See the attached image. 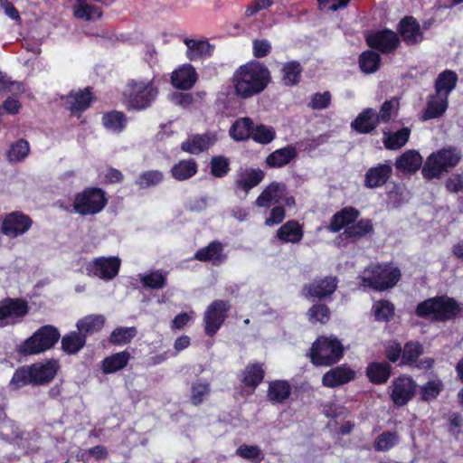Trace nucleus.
<instances>
[{
  "instance_id": "obj_1",
  "label": "nucleus",
  "mask_w": 463,
  "mask_h": 463,
  "mask_svg": "<svg viewBox=\"0 0 463 463\" xmlns=\"http://www.w3.org/2000/svg\"><path fill=\"white\" fill-rule=\"evenodd\" d=\"M270 72L263 63L252 61L241 65L233 74L236 94L248 99L262 92L270 81Z\"/></svg>"
},
{
  "instance_id": "obj_2",
  "label": "nucleus",
  "mask_w": 463,
  "mask_h": 463,
  "mask_svg": "<svg viewBox=\"0 0 463 463\" xmlns=\"http://www.w3.org/2000/svg\"><path fill=\"white\" fill-rule=\"evenodd\" d=\"M60 369L58 360L49 359L17 368L9 383L13 390L26 385H45L51 383Z\"/></svg>"
},
{
  "instance_id": "obj_3",
  "label": "nucleus",
  "mask_w": 463,
  "mask_h": 463,
  "mask_svg": "<svg viewBox=\"0 0 463 463\" xmlns=\"http://www.w3.org/2000/svg\"><path fill=\"white\" fill-rule=\"evenodd\" d=\"M462 157L459 149L448 146L431 153L426 159L421 175L426 180L440 178L444 173L458 165Z\"/></svg>"
},
{
  "instance_id": "obj_4",
  "label": "nucleus",
  "mask_w": 463,
  "mask_h": 463,
  "mask_svg": "<svg viewBox=\"0 0 463 463\" xmlns=\"http://www.w3.org/2000/svg\"><path fill=\"white\" fill-rule=\"evenodd\" d=\"M158 95V89L151 80H129L123 92V102L128 109L137 111L149 108Z\"/></svg>"
},
{
  "instance_id": "obj_5",
  "label": "nucleus",
  "mask_w": 463,
  "mask_h": 463,
  "mask_svg": "<svg viewBox=\"0 0 463 463\" xmlns=\"http://www.w3.org/2000/svg\"><path fill=\"white\" fill-rule=\"evenodd\" d=\"M401 278L400 269L390 264H375L366 268L358 279L364 288L384 290L392 288Z\"/></svg>"
},
{
  "instance_id": "obj_6",
  "label": "nucleus",
  "mask_w": 463,
  "mask_h": 463,
  "mask_svg": "<svg viewBox=\"0 0 463 463\" xmlns=\"http://www.w3.org/2000/svg\"><path fill=\"white\" fill-rule=\"evenodd\" d=\"M461 308L456 300L449 297H435L418 304L416 315L430 317L436 321H446L457 317Z\"/></svg>"
},
{
  "instance_id": "obj_7",
  "label": "nucleus",
  "mask_w": 463,
  "mask_h": 463,
  "mask_svg": "<svg viewBox=\"0 0 463 463\" xmlns=\"http://www.w3.org/2000/svg\"><path fill=\"white\" fill-rule=\"evenodd\" d=\"M61 208L67 212H74L80 215H94L100 213L107 204L105 193L100 188H86L74 196L73 203L65 206L62 203H57Z\"/></svg>"
},
{
  "instance_id": "obj_8",
  "label": "nucleus",
  "mask_w": 463,
  "mask_h": 463,
  "mask_svg": "<svg viewBox=\"0 0 463 463\" xmlns=\"http://www.w3.org/2000/svg\"><path fill=\"white\" fill-rule=\"evenodd\" d=\"M344 355V347L335 336H321L312 345L309 356L317 366H330Z\"/></svg>"
},
{
  "instance_id": "obj_9",
  "label": "nucleus",
  "mask_w": 463,
  "mask_h": 463,
  "mask_svg": "<svg viewBox=\"0 0 463 463\" xmlns=\"http://www.w3.org/2000/svg\"><path fill=\"white\" fill-rule=\"evenodd\" d=\"M60 332L52 326H43L33 335L25 339L18 347L17 352L23 355H33L43 353L54 346L60 338Z\"/></svg>"
},
{
  "instance_id": "obj_10",
  "label": "nucleus",
  "mask_w": 463,
  "mask_h": 463,
  "mask_svg": "<svg viewBox=\"0 0 463 463\" xmlns=\"http://www.w3.org/2000/svg\"><path fill=\"white\" fill-rule=\"evenodd\" d=\"M121 260L118 257H98L86 266L89 276L109 281L118 276Z\"/></svg>"
},
{
  "instance_id": "obj_11",
  "label": "nucleus",
  "mask_w": 463,
  "mask_h": 463,
  "mask_svg": "<svg viewBox=\"0 0 463 463\" xmlns=\"http://www.w3.org/2000/svg\"><path fill=\"white\" fill-rule=\"evenodd\" d=\"M28 311V303L23 299L6 298L0 301L1 326H12L21 322Z\"/></svg>"
},
{
  "instance_id": "obj_12",
  "label": "nucleus",
  "mask_w": 463,
  "mask_h": 463,
  "mask_svg": "<svg viewBox=\"0 0 463 463\" xmlns=\"http://www.w3.org/2000/svg\"><path fill=\"white\" fill-rule=\"evenodd\" d=\"M231 305L226 300H214L207 307L204 314V331L212 336L217 333L223 324Z\"/></svg>"
},
{
  "instance_id": "obj_13",
  "label": "nucleus",
  "mask_w": 463,
  "mask_h": 463,
  "mask_svg": "<svg viewBox=\"0 0 463 463\" xmlns=\"http://www.w3.org/2000/svg\"><path fill=\"white\" fill-rule=\"evenodd\" d=\"M416 388L417 384L411 377L399 376L390 386V398L395 406H404L413 398Z\"/></svg>"
},
{
  "instance_id": "obj_14",
  "label": "nucleus",
  "mask_w": 463,
  "mask_h": 463,
  "mask_svg": "<svg viewBox=\"0 0 463 463\" xmlns=\"http://www.w3.org/2000/svg\"><path fill=\"white\" fill-rule=\"evenodd\" d=\"M367 44L384 54L393 52L400 44V39L396 33L384 29L373 31L366 34Z\"/></svg>"
},
{
  "instance_id": "obj_15",
  "label": "nucleus",
  "mask_w": 463,
  "mask_h": 463,
  "mask_svg": "<svg viewBox=\"0 0 463 463\" xmlns=\"http://www.w3.org/2000/svg\"><path fill=\"white\" fill-rule=\"evenodd\" d=\"M373 232V222L370 219H361L345 228L336 238L335 242L338 246H346L371 234Z\"/></svg>"
},
{
  "instance_id": "obj_16",
  "label": "nucleus",
  "mask_w": 463,
  "mask_h": 463,
  "mask_svg": "<svg viewBox=\"0 0 463 463\" xmlns=\"http://www.w3.org/2000/svg\"><path fill=\"white\" fill-rule=\"evenodd\" d=\"M337 288L335 277H326L313 280L303 288V294L307 298H323L332 295Z\"/></svg>"
},
{
  "instance_id": "obj_17",
  "label": "nucleus",
  "mask_w": 463,
  "mask_h": 463,
  "mask_svg": "<svg viewBox=\"0 0 463 463\" xmlns=\"http://www.w3.org/2000/svg\"><path fill=\"white\" fill-rule=\"evenodd\" d=\"M32 226L31 219L19 213H12L3 222L2 231L10 238H16L25 233Z\"/></svg>"
},
{
  "instance_id": "obj_18",
  "label": "nucleus",
  "mask_w": 463,
  "mask_h": 463,
  "mask_svg": "<svg viewBox=\"0 0 463 463\" xmlns=\"http://www.w3.org/2000/svg\"><path fill=\"white\" fill-rule=\"evenodd\" d=\"M217 141V136L213 132H206L201 135H192L181 145L183 151L193 155H198L208 150Z\"/></svg>"
},
{
  "instance_id": "obj_19",
  "label": "nucleus",
  "mask_w": 463,
  "mask_h": 463,
  "mask_svg": "<svg viewBox=\"0 0 463 463\" xmlns=\"http://www.w3.org/2000/svg\"><path fill=\"white\" fill-rule=\"evenodd\" d=\"M198 75L190 63H185L175 69L171 74V83L178 90H191L197 81Z\"/></svg>"
},
{
  "instance_id": "obj_20",
  "label": "nucleus",
  "mask_w": 463,
  "mask_h": 463,
  "mask_svg": "<svg viewBox=\"0 0 463 463\" xmlns=\"http://www.w3.org/2000/svg\"><path fill=\"white\" fill-rule=\"evenodd\" d=\"M398 32L407 45H415L422 42L423 33L420 24L412 16H406L398 24Z\"/></svg>"
},
{
  "instance_id": "obj_21",
  "label": "nucleus",
  "mask_w": 463,
  "mask_h": 463,
  "mask_svg": "<svg viewBox=\"0 0 463 463\" xmlns=\"http://www.w3.org/2000/svg\"><path fill=\"white\" fill-rule=\"evenodd\" d=\"M355 378V373L345 364L336 366L326 372L322 378V383L328 388H335Z\"/></svg>"
},
{
  "instance_id": "obj_22",
  "label": "nucleus",
  "mask_w": 463,
  "mask_h": 463,
  "mask_svg": "<svg viewBox=\"0 0 463 463\" xmlns=\"http://www.w3.org/2000/svg\"><path fill=\"white\" fill-rule=\"evenodd\" d=\"M392 174V165L390 162L379 164L370 167L364 175V186L377 188L384 185Z\"/></svg>"
},
{
  "instance_id": "obj_23",
  "label": "nucleus",
  "mask_w": 463,
  "mask_h": 463,
  "mask_svg": "<svg viewBox=\"0 0 463 463\" xmlns=\"http://www.w3.org/2000/svg\"><path fill=\"white\" fill-rule=\"evenodd\" d=\"M265 173L260 168L240 169L235 179L236 190L247 194L264 179Z\"/></svg>"
},
{
  "instance_id": "obj_24",
  "label": "nucleus",
  "mask_w": 463,
  "mask_h": 463,
  "mask_svg": "<svg viewBox=\"0 0 463 463\" xmlns=\"http://www.w3.org/2000/svg\"><path fill=\"white\" fill-rule=\"evenodd\" d=\"M449 107V97L434 93L429 96L426 107L420 114V119L427 121L444 115Z\"/></svg>"
},
{
  "instance_id": "obj_25",
  "label": "nucleus",
  "mask_w": 463,
  "mask_h": 463,
  "mask_svg": "<svg viewBox=\"0 0 463 463\" xmlns=\"http://www.w3.org/2000/svg\"><path fill=\"white\" fill-rule=\"evenodd\" d=\"M359 216L360 212L356 208L352 206L344 207L331 217L327 230L331 232H338L353 224Z\"/></svg>"
},
{
  "instance_id": "obj_26",
  "label": "nucleus",
  "mask_w": 463,
  "mask_h": 463,
  "mask_svg": "<svg viewBox=\"0 0 463 463\" xmlns=\"http://www.w3.org/2000/svg\"><path fill=\"white\" fill-rule=\"evenodd\" d=\"M72 13L75 18L82 21H96L101 18L102 9L91 0H74Z\"/></svg>"
},
{
  "instance_id": "obj_27",
  "label": "nucleus",
  "mask_w": 463,
  "mask_h": 463,
  "mask_svg": "<svg viewBox=\"0 0 463 463\" xmlns=\"http://www.w3.org/2000/svg\"><path fill=\"white\" fill-rule=\"evenodd\" d=\"M286 185L283 183L273 182L269 184L258 196L256 204L259 207H269L273 203L282 202L286 194Z\"/></svg>"
},
{
  "instance_id": "obj_28",
  "label": "nucleus",
  "mask_w": 463,
  "mask_h": 463,
  "mask_svg": "<svg viewBox=\"0 0 463 463\" xmlns=\"http://www.w3.org/2000/svg\"><path fill=\"white\" fill-rule=\"evenodd\" d=\"M184 43L187 47L186 57L190 61H197L210 57L214 50V46L207 40L185 37Z\"/></svg>"
},
{
  "instance_id": "obj_29",
  "label": "nucleus",
  "mask_w": 463,
  "mask_h": 463,
  "mask_svg": "<svg viewBox=\"0 0 463 463\" xmlns=\"http://www.w3.org/2000/svg\"><path fill=\"white\" fill-rule=\"evenodd\" d=\"M298 150L294 145H288L270 153L265 159L266 165L270 168H281L295 160Z\"/></svg>"
},
{
  "instance_id": "obj_30",
  "label": "nucleus",
  "mask_w": 463,
  "mask_h": 463,
  "mask_svg": "<svg viewBox=\"0 0 463 463\" xmlns=\"http://www.w3.org/2000/svg\"><path fill=\"white\" fill-rule=\"evenodd\" d=\"M381 124L377 112L372 108L364 109L355 119L351 123V128L360 134H368L373 132L376 127Z\"/></svg>"
},
{
  "instance_id": "obj_31",
  "label": "nucleus",
  "mask_w": 463,
  "mask_h": 463,
  "mask_svg": "<svg viewBox=\"0 0 463 463\" xmlns=\"http://www.w3.org/2000/svg\"><path fill=\"white\" fill-rule=\"evenodd\" d=\"M93 99L90 88L77 92H71L66 98L64 104L66 108L74 114H80L87 109Z\"/></svg>"
},
{
  "instance_id": "obj_32",
  "label": "nucleus",
  "mask_w": 463,
  "mask_h": 463,
  "mask_svg": "<svg viewBox=\"0 0 463 463\" xmlns=\"http://www.w3.org/2000/svg\"><path fill=\"white\" fill-rule=\"evenodd\" d=\"M422 157L420 154L414 150H407L397 157L395 167L398 171L405 174H412L417 172L422 165Z\"/></svg>"
},
{
  "instance_id": "obj_33",
  "label": "nucleus",
  "mask_w": 463,
  "mask_h": 463,
  "mask_svg": "<svg viewBox=\"0 0 463 463\" xmlns=\"http://www.w3.org/2000/svg\"><path fill=\"white\" fill-rule=\"evenodd\" d=\"M303 236V227L295 220L288 221L277 231V238L284 243H299Z\"/></svg>"
},
{
  "instance_id": "obj_34",
  "label": "nucleus",
  "mask_w": 463,
  "mask_h": 463,
  "mask_svg": "<svg viewBox=\"0 0 463 463\" xmlns=\"http://www.w3.org/2000/svg\"><path fill=\"white\" fill-rule=\"evenodd\" d=\"M101 121L108 132L120 134L127 128L128 118L122 111L110 110L102 115Z\"/></svg>"
},
{
  "instance_id": "obj_35",
  "label": "nucleus",
  "mask_w": 463,
  "mask_h": 463,
  "mask_svg": "<svg viewBox=\"0 0 463 463\" xmlns=\"http://www.w3.org/2000/svg\"><path fill=\"white\" fill-rule=\"evenodd\" d=\"M223 247L219 241H212L206 247L199 249L194 258L200 261H211L213 265H220L226 256L222 254Z\"/></svg>"
},
{
  "instance_id": "obj_36",
  "label": "nucleus",
  "mask_w": 463,
  "mask_h": 463,
  "mask_svg": "<svg viewBox=\"0 0 463 463\" xmlns=\"http://www.w3.org/2000/svg\"><path fill=\"white\" fill-rule=\"evenodd\" d=\"M131 359L128 351L124 350L105 357L101 362V370L105 374L115 373L125 368Z\"/></svg>"
},
{
  "instance_id": "obj_37",
  "label": "nucleus",
  "mask_w": 463,
  "mask_h": 463,
  "mask_svg": "<svg viewBox=\"0 0 463 463\" xmlns=\"http://www.w3.org/2000/svg\"><path fill=\"white\" fill-rule=\"evenodd\" d=\"M458 80V77L454 71L445 70L441 71L434 82L435 92L449 97L455 90Z\"/></svg>"
},
{
  "instance_id": "obj_38",
  "label": "nucleus",
  "mask_w": 463,
  "mask_h": 463,
  "mask_svg": "<svg viewBox=\"0 0 463 463\" xmlns=\"http://www.w3.org/2000/svg\"><path fill=\"white\" fill-rule=\"evenodd\" d=\"M392 366L386 362H373L366 367V376L374 384L385 383L391 376Z\"/></svg>"
},
{
  "instance_id": "obj_39",
  "label": "nucleus",
  "mask_w": 463,
  "mask_h": 463,
  "mask_svg": "<svg viewBox=\"0 0 463 463\" xmlns=\"http://www.w3.org/2000/svg\"><path fill=\"white\" fill-rule=\"evenodd\" d=\"M410 136L411 129L409 128H402L395 132L384 130L383 142L385 148L397 150L408 142Z\"/></svg>"
},
{
  "instance_id": "obj_40",
  "label": "nucleus",
  "mask_w": 463,
  "mask_h": 463,
  "mask_svg": "<svg viewBox=\"0 0 463 463\" xmlns=\"http://www.w3.org/2000/svg\"><path fill=\"white\" fill-rule=\"evenodd\" d=\"M198 165L194 159L180 160L170 170L172 177L177 181H185L196 175Z\"/></svg>"
},
{
  "instance_id": "obj_41",
  "label": "nucleus",
  "mask_w": 463,
  "mask_h": 463,
  "mask_svg": "<svg viewBox=\"0 0 463 463\" xmlns=\"http://www.w3.org/2000/svg\"><path fill=\"white\" fill-rule=\"evenodd\" d=\"M253 125V121L250 118H240L230 128L229 135L235 141L247 140L250 138Z\"/></svg>"
},
{
  "instance_id": "obj_42",
  "label": "nucleus",
  "mask_w": 463,
  "mask_h": 463,
  "mask_svg": "<svg viewBox=\"0 0 463 463\" xmlns=\"http://www.w3.org/2000/svg\"><path fill=\"white\" fill-rule=\"evenodd\" d=\"M86 345V335L78 332H70L61 338V349L68 354H78Z\"/></svg>"
},
{
  "instance_id": "obj_43",
  "label": "nucleus",
  "mask_w": 463,
  "mask_h": 463,
  "mask_svg": "<svg viewBox=\"0 0 463 463\" xmlns=\"http://www.w3.org/2000/svg\"><path fill=\"white\" fill-rule=\"evenodd\" d=\"M168 272L162 269H156L147 273L139 274V280L144 288L151 289H161L166 285Z\"/></svg>"
},
{
  "instance_id": "obj_44",
  "label": "nucleus",
  "mask_w": 463,
  "mask_h": 463,
  "mask_svg": "<svg viewBox=\"0 0 463 463\" xmlns=\"http://www.w3.org/2000/svg\"><path fill=\"white\" fill-rule=\"evenodd\" d=\"M303 68L298 61L283 63L281 68V80L286 86L297 85L301 78Z\"/></svg>"
},
{
  "instance_id": "obj_45",
  "label": "nucleus",
  "mask_w": 463,
  "mask_h": 463,
  "mask_svg": "<svg viewBox=\"0 0 463 463\" xmlns=\"http://www.w3.org/2000/svg\"><path fill=\"white\" fill-rule=\"evenodd\" d=\"M291 393V387L287 381L277 380L269 383L268 397L274 403L284 402Z\"/></svg>"
},
{
  "instance_id": "obj_46",
  "label": "nucleus",
  "mask_w": 463,
  "mask_h": 463,
  "mask_svg": "<svg viewBox=\"0 0 463 463\" xmlns=\"http://www.w3.org/2000/svg\"><path fill=\"white\" fill-rule=\"evenodd\" d=\"M105 324V317L102 315H90L77 322V328L85 335L101 330Z\"/></svg>"
},
{
  "instance_id": "obj_47",
  "label": "nucleus",
  "mask_w": 463,
  "mask_h": 463,
  "mask_svg": "<svg viewBox=\"0 0 463 463\" xmlns=\"http://www.w3.org/2000/svg\"><path fill=\"white\" fill-rule=\"evenodd\" d=\"M211 392L210 383L205 379H198L191 385L190 401L193 405L198 406L209 396Z\"/></svg>"
},
{
  "instance_id": "obj_48",
  "label": "nucleus",
  "mask_w": 463,
  "mask_h": 463,
  "mask_svg": "<svg viewBox=\"0 0 463 463\" xmlns=\"http://www.w3.org/2000/svg\"><path fill=\"white\" fill-rule=\"evenodd\" d=\"M264 369L261 364H249L242 373V383L252 388H256L263 380Z\"/></svg>"
},
{
  "instance_id": "obj_49",
  "label": "nucleus",
  "mask_w": 463,
  "mask_h": 463,
  "mask_svg": "<svg viewBox=\"0 0 463 463\" xmlns=\"http://www.w3.org/2000/svg\"><path fill=\"white\" fill-rule=\"evenodd\" d=\"M381 63V57L373 51H365L359 57V67L366 74L375 72Z\"/></svg>"
},
{
  "instance_id": "obj_50",
  "label": "nucleus",
  "mask_w": 463,
  "mask_h": 463,
  "mask_svg": "<svg viewBox=\"0 0 463 463\" xmlns=\"http://www.w3.org/2000/svg\"><path fill=\"white\" fill-rule=\"evenodd\" d=\"M400 442V436L396 431H383L377 436L373 442L377 451H388Z\"/></svg>"
},
{
  "instance_id": "obj_51",
  "label": "nucleus",
  "mask_w": 463,
  "mask_h": 463,
  "mask_svg": "<svg viewBox=\"0 0 463 463\" xmlns=\"http://www.w3.org/2000/svg\"><path fill=\"white\" fill-rule=\"evenodd\" d=\"M400 109V101L397 98H392L385 100L381 106L377 118L380 123H388L392 118H396Z\"/></svg>"
},
{
  "instance_id": "obj_52",
  "label": "nucleus",
  "mask_w": 463,
  "mask_h": 463,
  "mask_svg": "<svg viewBox=\"0 0 463 463\" xmlns=\"http://www.w3.org/2000/svg\"><path fill=\"white\" fill-rule=\"evenodd\" d=\"M250 138H252L256 143L267 145L276 138V131L274 128L264 124L257 126L253 125Z\"/></svg>"
},
{
  "instance_id": "obj_53",
  "label": "nucleus",
  "mask_w": 463,
  "mask_h": 463,
  "mask_svg": "<svg viewBox=\"0 0 463 463\" xmlns=\"http://www.w3.org/2000/svg\"><path fill=\"white\" fill-rule=\"evenodd\" d=\"M137 335V328L134 326L115 328L109 336V342L116 345L128 344Z\"/></svg>"
},
{
  "instance_id": "obj_54",
  "label": "nucleus",
  "mask_w": 463,
  "mask_h": 463,
  "mask_svg": "<svg viewBox=\"0 0 463 463\" xmlns=\"http://www.w3.org/2000/svg\"><path fill=\"white\" fill-rule=\"evenodd\" d=\"M164 180V174L159 170H148L140 174L136 184L142 189L159 184Z\"/></svg>"
},
{
  "instance_id": "obj_55",
  "label": "nucleus",
  "mask_w": 463,
  "mask_h": 463,
  "mask_svg": "<svg viewBox=\"0 0 463 463\" xmlns=\"http://www.w3.org/2000/svg\"><path fill=\"white\" fill-rule=\"evenodd\" d=\"M29 152V143L25 139H19L11 146L6 156L10 162H19L24 160Z\"/></svg>"
},
{
  "instance_id": "obj_56",
  "label": "nucleus",
  "mask_w": 463,
  "mask_h": 463,
  "mask_svg": "<svg viewBox=\"0 0 463 463\" xmlns=\"http://www.w3.org/2000/svg\"><path fill=\"white\" fill-rule=\"evenodd\" d=\"M422 345L418 342H408L405 344L402 352L401 364H409L414 363L422 354Z\"/></svg>"
},
{
  "instance_id": "obj_57",
  "label": "nucleus",
  "mask_w": 463,
  "mask_h": 463,
  "mask_svg": "<svg viewBox=\"0 0 463 463\" xmlns=\"http://www.w3.org/2000/svg\"><path fill=\"white\" fill-rule=\"evenodd\" d=\"M373 311L377 321H389L394 314V306L388 300H380L373 304Z\"/></svg>"
},
{
  "instance_id": "obj_58",
  "label": "nucleus",
  "mask_w": 463,
  "mask_h": 463,
  "mask_svg": "<svg viewBox=\"0 0 463 463\" xmlns=\"http://www.w3.org/2000/svg\"><path fill=\"white\" fill-rule=\"evenodd\" d=\"M211 174L214 177L222 178L230 171V161L224 156H213L210 162Z\"/></svg>"
},
{
  "instance_id": "obj_59",
  "label": "nucleus",
  "mask_w": 463,
  "mask_h": 463,
  "mask_svg": "<svg viewBox=\"0 0 463 463\" xmlns=\"http://www.w3.org/2000/svg\"><path fill=\"white\" fill-rule=\"evenodd\" d=\"M236 454L253 463H260L264 458L261 449L256 445H241L237 449Z\"/></svg>"
},
{
  "instance_id": "obj_60",
  "label": "nucleus",
  "mask_w": 463,
  "mask_h": 463,
  "mask_svg": "<svg viewBox=\"0 0 463 463\" xmlns=\"http://www.w3.org/2000/svg\"><path fill=\"white\" fill-rule=\"evenodd\" d=\"M443 388V383L440 380L436 379L429 381L420 387V395L423 401L429 402L436 399Z\"/></svg>"
},
{
  "instance_id": "obj_61",
  "label": "nucleus",
  "mask_w": 463,
  "mask_h": 463,
  "mask_svg": "<svg viewBox=\"0 0 463 463\" xmlns=\"http://www.w3.org/2000/svg\"><path fill=\"white\" fill-rule=\"evenodd\" d=\"M309 320L312 323L319 322L325 324L329 320L330 312L324 304L314 305L308 311Z\"/></svg>"
},
{
  "instance_id": "obj_62",
  "label": "nucleus",
  "mask_w": 463,
  "mask_h": 463,
  "mask_svg": "<svg viewBox=\"0 0 463 463\" xmlns=\"http://www.w3.org/2000/svg\"><path fill=\"white\" fill-rule=\"evenodd\" d=\"M331 101V94L329 91L323 93H315L309 102V107L313 109H326Z\"/></svg>"
},
{
  "instance_id": "obj_63",
  "label": "nucleus",
  "mask_w": 463,
  "mask_h": 463,
  "mask_svg": "<svg viewBox=\"0 0 463 463\" xmlns=\"http://www.w3.org/2000/svg\"><path fill=\"white\" fill-rule=\"evenodd\" d=\"M285 216V209L281 206H276L271 209L269 217L266 218L265 225L269 227L278 225L283 222Z\"/></svg>"
},
{
  "instance_id": "obj_64",
  "label": "nucleus",
  "mask_w": 463,
  "mask_h": 463,
  "mask_svg": "<svg viewBox=\"0 0 463 463\" xmlns=\"http://www.w3.org/2000/svg\"><path fill=\"white\" fill-rule=\"evenodd\" d=\"M446 189L450 193L463 191V174H453L445 182Z\"/></svg>"
}]
</instances>
